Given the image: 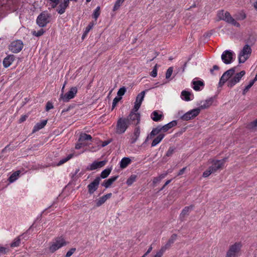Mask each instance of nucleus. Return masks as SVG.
Wrapping results in <instances>:
<instances>
[{
  "mask_svg": "<svg viewBox=\"0 0 257 257\" xmlns=\"http://www.w3.org/2000/svg\"><path fill=\"white\" fill-rule=\"evenodd\" d=\"M235 71V67H233L225 72L220 79L219 86L221 87L226 82H227L228 87L232 88L238 83L245 75V72L242 70L234 74Z\"/></svg>",
  "mask_w": 257,
  "mask_h": 257,
  "instance_id": "nucleus-1",
  "label": "nucleus"
},
{
  "mask_svg": "<svg viewBox=\"0 0 257 257\" xmlns=\"http://www.w3.org/2000/svg\"><path fill=\"white\" fill-rule=\"evenodd\" d=\"M226 162V159H224L220 160H209L208 162L211 164L210 166L208 168L207 170L204 171L203 173V177H207L212 173H214L216 172L217 170L222 169L225 162Z\"/></svg>",
  "mask_w": 257,
  "mask_h": 257,
  "instance_id": "nucleus-2",
  "label": "nucleus"
},
{
  "mask_svg": "<svg viewBox=\"0 0 257 257\" xmlns=\"http://www.w3.org/2000/svg\"><path fill=\"white\" fill-rule=\"evenodd\" d=\"M67 243L63 236L56 237L50 242L49 250L50 252L53 253L62 247L66 246Z\"/></svg>",
  "mask_w": 257,
  "mask_h": 257,
  "instance_id": "nucleus-3",
  "label": "nucleus"
},
{
  "mask_svg": "<svg viewBox=\"0 0 257 257\" xmlns=\"http://www.w3.org/2000/svg\"><path fill=\"white\" fill-rule=\"evenodd\" d=\"M242 247V243L241 241L235 242L230 245L225 257H238Z\"/></svg>",
  "mask_w": 257,
  "mask_h": 257,
  "instance_id": "nucleus-4",
  "label": "nucleus"
},
{
  "mask_svg": "<svg viewBox=\"0 0 257 257\" xmlns=\"http://www.w3.org/2000/svg\"><path fill=\"white\" fill-rule=\"evenodd\" d=\"M252 49L248 44L245 45L238 54V62L239 63H244L250 57Z\"/></svg>",
  "mask_w": 257,
  "mask_h": 257,
  "instance_id": "nucleus-5",
  "label": "nucleus"
},
{
  "mask_svg": "<svg viewBox=\"0 0 257 257\" xmlns=\"http://www.w3.org/2000/svg\"><path fill=\"white\" fill-rule=\"evenodd\" d=\"M217 15L220 20L225 21L236 27H240V24L231 16L228 12L221 11L218 12Z\"/></svg>",
  "mask_w": 257,
  "mask_h": 257,
  "instance_id": "nucleus-6",
  "label": "nucleus"
},
{
  "mask_svg": "<svg viewBox=\"0 0 257 257\" xmlns=\"http://www.w3.org/2000/svg\"><path fill=\"white\" fill-rule=\"evenodd\" d=\"M128 120L125 118H120L117 122L116 133L118 134L124 133L129 126Z\"/></svg>",
  "mask_w": 257,
  "mask_h": 257,
  "instance_id": "nucleus-7",
  "label": "nucleus"
},
{
  "mask_svg": "<svg viewBox=\"0 0 257 257\" xmlns=\"http://www.w3.org/2000/svg\"><path fill=\"white\" fill-rule=\"evenodd\" d=\"M235 53L229 50L224 51L221 55V59L225 64H229L235 60Z\"/></svg>",
  "mask_w": 257,
  "mask_h": 257,
  "instance_id": "nucleus-8",
  "label": "nucleus"
},
{
  "mask_svg": "<svg viewBox=\"0 0 257 257\" xmlns=\"http://www.w3.org/2000/svg\"><path fill=\"white\" fill-rule=\"evenodd\" d=\"M50 15L44 12L41 13L37 19V24L40 27H44L49 22Z\"/></svg>",
  "mask_w": 257,
  "mask_h": 257,
  "instance_id": "nucleus-9",
  "label": "nucleus"
},
{
  "mask_svg": "<svg viewBox=\"0 0 257 257\" xmlns=\"http://www.w3.org/2000/svg\"><path fill=\"white\" fill-rule=\"evenodd\" d=\"M77 92V88L76 87H72L70 90L64 94L61 93L60 99L64 102H68L69 100L73 98Z\"/></svg>",
  "mask_w": 257,
  "mask_h": 257,
  "instance_id": "nucleus-10",
  "label": "nucleus"
},
{
  "mask_svg": "<svg viewBox=\"0 0 257 257\" xmlns=\"http://www.w3.org/2000/svg\"><path fill=\"white\" fill-rule=\"evenodd\" d=\"M126 119L128 120L130 124L137 125L140 121V114L133 109Z\"/></svg>",
  "mask_w": 257,
  "mask_h": 257,
  "instance_id": "nucleus-11",
  "label": "nucleus"
},
{
  "mask_svg": "<svg viewBox=\"0 0 257 257\" xmlns=\"http://www.w3.org/2000/svg\"><path fill=\"white\" fill-rule=\"evenodd\" d=\"M23 48V43L21 40H16L12 42L9 46V49L13 53H17L22 50Z\"/></svg>",
  "mask_w": 257,
  "mask_h": 257,
  "instance_id": "nucleus-12",
  "label": "nucleus"
},
{
  "mask_svg": "<svg viewBox=\"0 0 257 257\" xmlns=\"http://www.w3.org/2000/svg\"><path fill=\"white\" fill-rule=\"evenodd\" d=\"M199 113V109L195 108L187 112L181 117V118L184 120H188L197 116Z\"/></svg>",
  "mask_w": 257,
  "mask_h": 257,
  "instance_id": "nucleus-13",
  "label": "nucleus"
},
{
  "mask_svg": "<svg viewBox=\"0 0 257 257\" xmlns=\"http://www.w3.org/2000/svg\"><path fill=\"white\" fill-rule=\"evenodd\" d=\"M145 95V91H142L140 93H139L137 96L136 101L135 103V105L134 107V110L135 111H138L139 109L140 108L142 102L144 100V97Z\"/></svg>",
  "mask_w": 257,
  "mask_h": 257,
  "instance_id": "nucleus-14",
  "label": "nucleus"
},
{
  "mask_svg": "<svg viewBox=\"0 0 257 257\" xmlns=\"http://www.w3.org/2000/svg\"><path fill=\"white\" fill-rule=\"evenodd\" d=\"M100 181V178L96 177L93 182L88 185V192L90 194H93L97 189Z\"/></svg>",
  "mask_w": 257,
  "mask_h": 257,
  "instance_id": "nucleus-15",
  "label": "nucleus"
},
{
  "mask_svg": "<svg viewBox=\"0 0 257 257\" xmlns=\"http://www.w3.org/2000/svg\"><path fill=\"white\" fill-rule=\"evenodd\" d=\"M213 98H209L205 100L201 101L199 103V107L196 108V109H199L200 111L201 109H204L210 107L213 103Z\"/></svg>",
  "mask_w": 257,
  "mask_h": 257,
  "instance_id": "nucleus-16",
  "label": "nucleus"
},
{
  "mask_svg": "<svg viewBox=\"0 0 257 257\" xmlns=\"http://www.w3.org/2000/svg\"><path fill=\"white\" fill-rule=\"evenodd\" d=\"M204 83L200 80H193L192 82V87L195 91L201 90L204 87Z\"/></svg>",
  "mask_w": 257,
  "mask_h": 257,
  "instance_id": "nucleus-17",
  "label": "nucleus"
},
{
  "mask_svg": "<svg viewBox=\"0 0 257 257\" xmlns=\"http://www.w3.org/2000/svg\"><path fill=\"white\" fill-rule=\"evenodd\" d=\"M106 163V161H101L99 162L94 161L90 165L89 169L90 170H94L98 168H100L104 166Z\"/></svg>",
  "mask_w": 257,
  "mask_h": 257,
  "instance_id": "nucleus-18",
  "label": "nucleus"
},
{
  "mask_svg": "<svg viewBox=\"0 0 257 257\" xmlns=\"http://www.w3.org/2000/svg\"><path fill=\"white\" fill-rule=\"evenodd\" d=\"M70 0H64L63 3L60 4L59 8L57 10L58 14L62 15L65 12L66 9L68 7Z\"/></svg>",
  "mask_w": 257,
  "mask_h": 257,
  "instance_id": "nucleus-19",
  "label": "nucleus"
},
{
  "mask_svg": "<svg viewBox=\"0 0 257 257\" xmlns=\"http://www.w3.org/2000/svg\"><path fill=\"white\" fill-rule=\"evenodd\" d=\"M181 98L186 101H190L194 98L193 94L188 91L183 90L181 92Z\"/></svg>",
  "mask_w": 257,
  "mask_h": 257,
  "instance_id": "nucleus-20",
  "label": "nucleus"
},
{
  "mask_svg": "<svg viewBox=\"0 0 257 257\" xmlns=\"http://www.w3.org/2000/svg\"><path fill=\"white\" fill-rule=\"evenodd\" d=\"M14 60V56L13 55H9L6 57L3 61V65L5 68L9 67Z\"/></svg>",
  "mask_w": 257,
  "mask_h": 257,
  "instance_id": "nucleus-21",
  "label": "nucleus"
},
{
  "mask_svg": "<svg viewBox=\"0 0 257 257\" xmlns=\"http://www.w3.org/2000/svg\"><path fill=\"white\" fill-rule=\"evenodd\" d=\"M177 124V122L176 120H173L163 126H161L162 132H166L173 126H176Z\"/></svg>",
  "mask_w": 257,
  "mask_h": 257,
  "instance_id": "nucleus-22",
  "label": "nucleus"
},
{
  "mask_svg": "<svg viewBox=\"0 0 257 257\" xmlns=\"http://www.w3.org/2000/svg\"><path fill=\"white\" fill-rule=\"evenodd\" d=\"M132 162L131 159L128 157H124L123 158L120 163V168L121 169H124L127 167V166L130 165Z\"/></svg>",
  "mask_w": 257,
  "mask_h": 257,
  "instance_id": "nucleus-23",
  "label": "nucleus"
},
{
  "mask_svg": "<svg viewBox=\"0 0 257 257\" xmlns=\"http://www.w3.org/2000/svg\"><path fill=\"white\" fill-rule=\"evenodd\" d=\"M140 128L139 127H137L135 128L134 133H133V135L131 139V143L132 144H134V143H136V142L138 139V138L140 136Z\"/></svg>",
  "mask_w": 257,
  "mask_h": 257,
  "instance_id": "nucleus-24",
  "label": "nucleus"
},
{
  "mask_svg": "<svg viewBox=\"0 0 257 257\" xmlns=\"http://www.w3.org/2000/svg\"><path fill=\"white\" fill-rule=\"evenodd\" d=\"M163 113L162 112H158V111L155 110L154 111L151 115V118L155 121H160L163 117Z\"/></svg>",
  "mask_w": 257,
  "mask_h": 257,
  "instance_id": "nucleus-25",
  "label": "nucleus"
},
{
  "mask_svg": "<svg viewBox=\"0 0 257 257\" xmlns=\"http://www.w3.org/2000/svg\"><path fill=\"white\" fill-rule=\"evenodd\" d=\"M118 176H113L109 178L108 179L105 180L102 186H104L106 188H109L112 184L117 179Z\"/></svg>",
  "mask_w": 257,
  "mask_h": 257,
  "instance_id": "nucleus-26",
  "label": "nucleus"
},
{
  "mask_svg": "<svg viewBox=\"0 0 257 257\" xmlns=\"http://www.w3.org/2000/svg\"><path fill=\"white\" fill-rule=\"evenodd\" d=\"M47 120H43L40 122L37 123L34 126L33 130V132H36L39 130L43 128L47 124Z\"/></svg>",
  "mask_w": 257,
  "mask_h": 257,
  "instance_id": "nucleus-27",
  "label": "nucleus"
},
{
  "mask_svg": "<svg viewBox=\"0 0 257 257\" xmlns=\"http://www.w3.org/2000/svg\"><path fill=\"white\" fill-rule=\"evenodd\" d=\"M165 135L163 133L160 134L155 139H154L151 144V147H154L159 144L164 138Z\"/></svg>",
  "mask_w": 257,
  "mask_h": 257,
  "instance_id": "nucleus-28",
  "label": "nucleus"
},
{
  "mask_svg": "<svg viewBox=\"0 0 257 257\" xmlns=\"http://www.w3.org/2000/svg\"><path fill=\"white\" fill-rule=\"evenodd\" d=\"M162 131L160 125L158 126L157 127L154 128L152 130L151 132L150 133L149 136L148 137V138H152V137L159 135L162 133Z\"/></svg>",
  "mask_w": 257,
  "mask_h": 257,
  "instance_id": "nucleus-29",
  "label": "nucleus"
},
{
  "mask_svg": "<svg viewBox=\"0 0 257 257\" xmlns=\"http://www.w3.org/2000/svg\"><path fill=\"white\" fill-rule=\"evenodd\" d=\"M177 238V235L176 234H173L170 239L168 240V242L166 243V244L163 246L164 247H165L166 249H168L171 245L174 242V241L176 240Z\"/></svg>",
  "mask_w": 257,
  "mask_h": 257,
  "instance_id": "nucleus-30",
  "label": "nucleus"
},
{
  "mask_svg": "<svg viewBox=\"0 0 257 257\" xmlns=\"http://www.w3.org/2000/svg\"><path fill=\"white\" fill-rule=\"evenodd\" d=\"M92 139V137L90 135L86 134H81L80 135V137L78 141L79 142L85 143V141H90Z\"/></svg>",
  "mask_w": 257,
  "mask_h": 257,
  "instance_id": "nucleus-31",
  "label": "nucleus"
},
{
  "mask_svg": "<svg viewBox=\"0 0 257 257\" xmlns=\"http://www.w3.org/2000/svg\"><path fill=\"white\" fill-rule=\"evenodd\" d=\"M21 172L20 171H17L13 173L9 177V181L10 183H13L15 182L16 180H17L18 179V177L20 175Z\"/></svg>",
  "mask_w": 257,
  "mask_h": 257,
  "instance_id": "nucleus-32",
  "label": "nucleus"
},
{
  "mask_svg": "<svg viewBox=\"0 0 257 257\" xmlns=\"http://www.w3.org/2000/svg\"><path fill=\"white\" fill-rule=\"evenodd\" d=\"M72 157H73L72 154H69L67 157L61 159L60 160V161L57 164V166H59L63 165V164H64L65 163H66V162L69 161L70 159H71L72 158Z\"/></svg>",
  "mask_w": 257,
  "mask_h": 257,
  "instance_id": "nucleus-33",
  "label": "nucleus"
},
{
  "mask_svg": "<svg viewBox=\"0 0 257 257\" xmlns=\"http://www.w3.org/2000/svg\"><path fill=\"white\" fill-rule=\"evenodd\" d=\"M192 209V206H191L185 207L182 211V212L180 214L181 217H184L186 215H188Z\"/></svg>",
  "mask_w": 257,
  "mask_h": 257,
  "instance_id": "nucleus-34",
  "label": "nucleus"
},
{
  "mask_svg": "<svg viewBox=\"0 0 257 257\" xmlns=\"http://www.w3.org/2000/svg\"><path fill=\"white\" fill-rule=\"evenodd\" d=\"M137 176L136 175H132L127 180L126 183L128 186L132 185L136 180Z\"/></svg>",
  "mask_w": 257,
  "mask_h": 257,
  "instance_id": "nucleus-35",
  "label": "nucleus"
},
{
  "mask_svg": "<svg viewBox=\"0 0 257 257\" xmlns=\"http://www.w3.org/2000/svg\"><path fill=\"white\" fill-rule=\"evenodd\" d=\"M111 171V169L107 168L104 170L101 173L100 175L101 178L104 179L106 178L110 173Z\"/></svg>",
  "mask_w": 257,
  "mask_h": 257,
  "instance_id": "nucleus-36",
  "label": "nucleus"
},
{
  "mask_svg": "<svg viewBox=\"0 0 257 257\" xmlns=\"http://www.w3.org/2000/svg\"><path fill=\"white\" fill-rule=\"evenodd\" d=\"M21 242V239L19 237L15 238L14 241L12 242L11 246L12 247H15L19 246Z\"/></svg>",
  "mask_w": 257,
  "mask_h": 257,
  "instance_id": "nucleus-37",
  "label": "nucleus"
},
{
  "mask_svg": "<svg viewBox=\"0 0 257 257\" xmlns=\"http://www.w3.org/2000/svg\"><path fill=\"white\" fill-rule=\"evenodd\" d=\"M124 1V0H117L115 2L113 8V11L118 10Z\"/></svg>",
  "mask_w": 257,
  "mask_h": 257,
  "instance_id": "nucleus-38",
  "label": "nucleus"
},
{
  "mask_svg": "<svg viewBox=\"0 0 257 257\" xmlns=\"http://www.w3.org/2000/svg\"><path fill=\"white\" fill-rule=\"evenodd\" d=\"M45 31L43 29H41L40 30L38 31H33L32 32V34L33 36H35L36 37H40L42 35H43Z\"/></svg>",
  "mask_w": 257,
  "mask_h": 257,
  "instance_id": "nucleus-39",
  "label": "nucleus"
},
{
  "mask_svg": "<svg viewBox=\"0 0 257 257\" xmlns=\"http://www.w3.org/2000/svg\"><path fill=\"white\" fill-rule=\"evenodd\" d=\"M166 250L167 249L165 247L162 246L161 249L158 252H157L156 254L154 255V257H162Z\"/></svg>",
  "mask_w": 257,
  "mask_h": 257,
  "instance_id": "nucleus-40",
  "label": "nucleus"
},
{
  "mask_svg": "<svg viewBox=\"0 0 257 257\" xmlns=\"http://www.w3.org/2000/svg\"><path fill=\"white\" fill-rule=\"evenodd\" d=\"M100 7H97L94 10L93 14V17L95 19V20L97 19L98 17L100 15Z\"/></svg>",
  "mask_w": 257,
  "mask_h": 257,
  "instance_id": "nucleus-41",
  "label": "nucleus"
},
{
  "mask_svg": "<svg viewBox=\"0 0 257 257\" xmlns=\"http://www.w3.org/2000/svg\"><path fill=\"white\" fill-rule=\"evenodd\" d=\"M106 200L105 199V198L102 196L101 197L99 198L98 199L96 200V206L97 207H99L101 206L102 204H103Z\"/></svg>",
  "mask_w": 257,
  "mask_h": 257,
  "instance_id": "nucleus-42",
  "label": "nucleus"
},
{
  "mask_svg": "<svg viewBox=\"0 0 257 257\" xmlns=\"http://www.w3.org/2000/svg\"><path fill=\"white\" fill-rule=\"evenodd\" d=\"M175 150V148L174 147H170L167 152L166 153L165 156L166 157H171L173 154Z\"/></svg>",
  "mask_w": 257,
  "mask_h": 257,
  "instance_id": "nucleus-43",
  "label": "nucleus"
},
{
  "mask_svg": "<svg viewBox=\"0 0 257 257\" xmlns=\"http://www.w3.org/2000/svg\"><path fill=\"white\" fill-rule=\"evenodd\" d=\"M126 92V88L124 87H121L117 91V94L119 97H121Z\"/></svg>",
  "mask_w": 257,
  "mask_h": 257,
  "instance_id": "nucleus-44",
  "label": "nucleus"
},
{
  "mask_svg": "<svg viewBox=\"0 0 257 257\" xmlns=\"http://www.w3.org/2000/svg\"><path fill=\"white\" fill-rule=\"evenodd\" d=\"M254 83V81H250L249 83L243 89V94H245L248 91L249 88H251V87L253 85Z\"/></svg>",
  "mask_w": 257,
  "mask_h": 257,
  "instance_id": "nucleus-45",
  "label": "nucleus"
},
{
  "mask_svg": "<svg viewBox=\"0 0 257 257\" xmlns=\"http://www.w3.org/2000/svg\"><path fill=\"white\" fill-rule=\"evenodd\" d=\"M93 23H90L86 28L84 32V34L83 35V37H84L85 35H86L88 32L90 31V30L93 27Z\"/></svg>",
  "mask_w": 257,
  "mask_h": 257,
  "instance_id": "nucleus-46",
  "label": "nucleus"
},
{
  "mask_svg": "<svg viewBox=\"0 0 257 257\" xmlns=\"http://www.w3.org/2000/svg\"><path fill=\"white\" fill-rule=\"evenodd\" d=\"M172 73H173L172 67H169L167 70V72L166 73V78L167 79L171 77V75L172 74Z\"/></svg>",
  "mask_w": 257,
  "mask_h": 257,
  "instance_id": "nucleus-47",
  "label": "nucleus"
},
{
  "mask_svg": "<svg viewBox=\"0 0 257 257\" xmlns=\"http://www.w3.org/2000/svg\"><path fill=\"white\" fill-rule=\"evenodd\" d=\"M246 18V15L243 12H241L237 16L236 19L238 20H243Z\"/></svg>",
  "mask_w": 257,
  "mask_h": 257,
  "instance_id": "nucleus-48",
  "label": "nucleus"
},
{
  "mask_svg": "<svg viewBox=\"0 0 257 257\" xmlns=\"http://www.w3.org/2000/svg\"><path fill=\"white\" fill-rule=\"evenodd\" d=\"M248 127L251 129H253L257 127V119L254 121L250 122L248 124Z\"/></svg>",
  "mask_w": 257,
  "mask_h": 257,
  "instance_id": "nucleus-49",
  "label": "nucleus"
},
{
  "mask_svg": "<svg viewBox=\"0 0 257 257\" xmlns=\"http://www.w3.org/2000/svg\"><path fill=\"white\" fill-rule=\"evenodd\" d=\"M75 250V248H71L69 251H67L65 255V257H70L73 254Z\"/></svg>",
  "mask_w": 257,
  "mask_h": 257,
  "instance_id": "nucleus-50",
  "label": "nucleus"
},
{
  "mask_svg": "<svg viewBox=\"0 0 257 257\" xmlns=\"http://www.w3.org/2000/svg\"><path fill=\"white\" fill-rule=\"evenodd\" d=\"M121 98L122 97H119L118 96H117L113 99L112 105L113 107H114L115 106V105L118 102V101H119L121 100Z\"/></svg>",
  "mask_w": 257,
  "mask_h": 257,
  "instance_id": "nucleus-51",
  "label": "nucleus"
},
{
  "mask_svg": "<svg viewBox=\"0 0 257 257\" xmlns=\"http://www.w3.org/2000/svg\"><path fill=\"white\" fill-rule=\"evenodd\" d=\"M157 65H156L154 66L152 71L151 72V75L153 77H156L157 76Z\"/></svg>",
  "mask_w": 257,
  "mask_h": 257,
  "instance_id": "nucleus-52",
  "label": "nucleus"
},
{
  "mask_svg": "<svg viewBox=\"0 0 257 257\" xmlns=\"http://www.w3.org/2000/svg\"><path fill=\"white\" fill-rule=\"evenodd\" d=\"M53 108V104L50 102H48L46 104V111H48L51 109H52Z\"/></svg>",
  "mask_w": 257,
  "mask_h": 257,
  "instance_id": "nucleus-53",
  "label": "nucleus"
},
{
  "mask_svg": "<svg viewBox=\"0 0 257 257\" xmlns=\"http://www.w3.org/2000/svg\"><path fill=\"white\" fill-rule=\"evenodd\" d=\"M87 145L86 144H85V143H82V142H79L75 146V148L76 149H80L82 146H85Z\"/></svg>",
  "mask_w": 257,
  "mask_h": 257,
  "instance_id": "nucleus-54",
  "label": "nucleus"
},
{
  "mask_svg": "<svg viewBox=\"0 0 257 257\" xmlns=\"http://www.w3.org/2000/svg\"><path fill=\"white\" fill-rule=\"evenodd\" d=\"M7 251H8V249L7 248L3 247V246L0 247V254H5Z\"/></svg>",
  "mask_w": 257,
  "mask_h": 257,
  "instance_id": "nucleus-55",
  "label": "nucleus"
},
{
  "mask_svg": "<svg viewBox=\"0 0 257 257\" xmlns=\"http://www.w3.org/2000/svg\"><path fill=\"white\" fill-rule=\"evenodd\" d=\"M28 116L26 115L21 116V118L19 119V122L21 123L25 121Z\"/></svg>",
  "mask_w": 257,
  "mask_h": 257,
  "instance_id": "nucleus-56",
  "label": "nucleus"
},
{
  "mask_svg": "<svg viewBox=\"0 0 257 257\" xmlns=\"http://www.w3.org/2000/svg\"><path fill=\"white\" fill-rule=\"evenodd\" d=\"M161 181L160 178L159 177L154 178L153 181L154 184H156Z\"/></svg>",
  "mask_w": 257,
  "mask_h": 257,
  "instance_id": "nucleus-57",
  "label": "nucleus"
},
{
  "mask_svg": "<svg viewBox=\"0 0 257 257\" xmlns=\"http://www.w3.org/2000/svg\"><path fill=\"white\" fill-rule=\"evenodd\" d=\"M112 196V193H108L105 195H103V197L105 198L106 200H107L108 199L110 198Z\"/></svg>",
  "mask_w": 257,
  "mask_h": 257,
  "instance_id": "nucleus-58",
  "label": "nucleus"
},
{
  "mask_svg": "<svg viewBox=\"0 0 257 257\" xmlns=\"http://www.w3.org/2000/svg\"><path fill=\"white\" fill-rule=\"evenodd\" d=\"M168 174V173L166 172L165 173H163L161 175H160L159 177V178H160V180H161L162 179H164Z\"/></svg>",
  "mask_w": 257,
  "mask_h": 257,
  "instance_id": "nucleus-59",
  "label": "nucleus"
},
{
  "mask_svg": "<svg viewBox=\"0 0 257 257\" xmlns=\"http://www.w3.org/2000/svg\"><path fill=\"white\" fill-rule=\"evenodd\" d=\"M186 167H184L182 168L181 170H180L178 174V175L179 176L182 175L184 173L185 170H186Z\"/></svg>",
  "mask_w": 257,
  "mask_h": 257,
  "instance_id": "nucleus-60",
  "label": "nucleus"
},
{
  "mask_svg": "<svg viewBox=\"0 0 257 257\" xmlns=\"http://www.w3.org/2000/svg\"><path fill=\"white\" fill-rule=\"evenodd\" d=\"M219 69V67L217 65H214L213 68L211 69L210 71L212 73L214 70H218Z\"/></svg>",
  "mask_w": 257,
  "mask_h": 257,
  "instance_id": "nucleus-61",
  "label": "nucleus"
},
{
  "mask_svg": "<svg viewBox=\"0 0 257 257\" xmlns=\"http://www.w3.org/2000/svg\"><path fill=\"white\" fill-rule=\"evenodd\" d=\"M109 142H107V141H104L102 143V147H105L106 146V145H107L108 144H109Z\"/></svg>",
  "mask_w": 257,
  "mask_h": 257,
  "instance_id": "nucleus-62",
  "label": "nucleus"
},
{
  "mask_svg": "<svg viewBox=\"0 0 257 257\" xmlns=\"http://www.w3.org/2000/svg\"><path fill=\"white\" fill-rule=\"evenodd\" d=\"M152 249H153L152 247V246H150V247L148 248V249L147 251L146 252V254H148V253H149L152 251Z\"/></svg>",
  "mask_w": 257,
  "mask_h": 257,
  "instance_id": "nucleus-63",
  "label": "nucleus"
},
{
  "mask_svg": "<svg viewBox=\"0 0 257 257\" xmlns=\"http://www.w3.org/2000/svg\"><path fill=\"white\" fill-rule=\"evenodd\" d=\"M253 7L254 9L257 11V0L254 3Z\"/></svg>",
  "mask_w": 257,
  "mask_h": 257,
  "instance_id": "nucleus-64",
  "label": "nucleus"
}]
</instances>
